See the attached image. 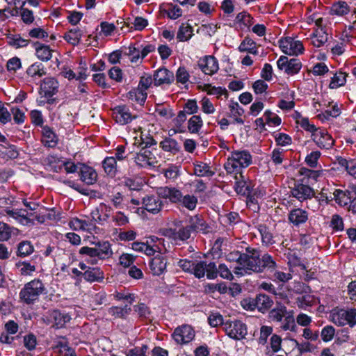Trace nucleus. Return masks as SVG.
Instances as JSON below:
<instances>
[{
    "mask_svg": "<svg viewBox=\"0 0 356 356\" xmlns=\"http://www.w3.org/2000/svg\"><path fill=\"white\" fill-rule=\"evenodd\" d=\"M259 257L260 254L256 249L247 248L246 253L243 254L240 266L236 267L234 273L239 276L250 274L252 272L261 273L259 266L261 259Z\"/></svg>",
    "mask_w": 356,
    "mask_h": 356,
    "instance_id": "1",
    "label": "nucleus"
},
{
    "mask_svg": "<svg viewBox=\"0 0 356 356\" xmlns=\"http://www.w3.org/2000/svg\"><path fill=\"white\" fill-rule=\"evenodd\" d=\"M252 163V156L248 151H234L231 153L227 162L225 163V169L227 173H239L242 168L249 166Z\"/></svg>",
    "mask_w": 356,
    "mask_h": 356,
    "instance_id": "2",
    "label": "nucleus"
},
{
    "mask_svg": "<svg viewBox=\"0 0 356 356\" xmlns=\"http://www.w3.org/2000/svg\"><path fill=\"white\" fill-rule=\"evenodd\" d=\"M45 286L40 279H34L26 283L19 292L20 300L27 304H33L45 291Z\"/></svg>",
    "mask_w": 356,
    "mask_h": 356,
    "instance_id": "3",
    "label": "nucleus"
},
{
    "mask_svg": "<svg viewBox=\"0 0 356 356\" xmlns=\"http://www.w3.org/2000/svg\"><path fill=\"white\" fill-rule=\"evenodd\" d=\"M356 309H334L330 314V320L338 326L349 325L353 327L356 324Z\"/></svg>",
    "mask_w": 356,
    "mask_h": 356,
    "instance_id": "4",
    "label": "nucleus"
},
{
    "mask_svg": "<svg viewBox=\"0 0 356 356\" xmlns=\"http://www.w3.org/2000/svg\"><path fill=\"white\" fill-rule=\"evenodd\" d=\"M223 330L230 338L235 340H241L245 338L248 334L247 326L241 321H227L223 324Z\"/></svg>",
    "mask_w": 356,
    "mask_h": 356,
    "instance_id": "5",
    "label": "nucleus"
},
{
    "mask_svg": "<svg viewBox=\"0 0 356 356\" xmlns=\"http://www.w3.org/2000/svg\"><path fill=\"white\" fill-rule=\"evenodd\" d=\"M71 319L72 318L69 314L56 309L49 311L44 318V321L47 325H51L52 327L56 328L64 327Z\"/></svg>",
    "mask_w": 356,
    "mask_h": 356,
    "instance_id": "6",
    "label": "nucleus"
},
{
    "mask_svg": "<svg viewBox=\"0 0 356 356\" xmlns=\"http://www.w3.org/2000/svg\"><path fill=\"white\" fill-rule=\"evenodd\" d=\"M280 47L282 51L288 55H298L304 50L302 43L292 38H285L280 41Z\"/></svg>",
    "mask_w": 356,
    "mask_h": 356,
    "instance_id": "7",
    "label": "nucleus"
},
{
    "mask_svg": "<svg viewBox=\"0 0 356 356\" xmlns=\"http://www.w3.org/2000/svg\"><path fill=\"white\" fill-rule=\"evenodd\" d=\"M195 337V331L193 327L188 325H182L177 327L172 337L178 344L187 343L192 341Z\"/></svg>",
    "mask_w": 356,
    "mask_h": 356,
    "instance_id": "8",
    "label": "nucleus"
},
{
    "mask_svg": "<svg viewBox=\"0 0 356 356\" xmlns=\"http://www.w3.org/2000/svg\"><path fill=\"white\" fill-rule=\"evenodd\" d=\"M279 69L284 70L288 74H297L301 69L302 64L297 58L289 60L286 56H282L277 62Z\"/></svg>",
    "mask_w": 356,
    "mask_h": 356,
    "instance_id": "9",
    "label": "nucleus"
},
{
    "mask_svg": "<svg viewBox=\"0 0 356 356\" xmlns=\"http://www.w3.org/2000/svg\"><path fill=\"white\" fill-rule=\"evenodd\" d=\"M312 136L314 143L321 149H330L334 145V140L325 129H319Z\"/></svg>",
    "mask_w": 356,
    "mask_h": 356,
    "instance_id": "10",
    "label": "nucleus"
},
{
    "mask_svg": "<svg viewBox=\"0 0 356 356\" xmlns=\"http://www.w3.org/2000/svg\"><path fill=\"white\" fill-rule=\"evenodd\" d=\"M142 204L144 209L152 214L159 213L163 207L162 200L153 195H145L142 200Z\"/></svg>",
    "mask_w": 356,
    "mask_h": 356,
    "instance_id": "11",
    "label": "nucleus"
},
{
    "mask_svg": "<svg viewBox=\"0 0 356 356\" xmlns=\"http://www.w3.org/2000/svg\"><path fill=\"white\" fill-rule=\"evenodd\" d=\"M135 162L141 167L153 165L157 163L155 154L150 149L143 147L142 149L137 153L135 157Z\"/></svg>",
    "mask_w": 356,
    "mask_h": 356,
    "instance_id": "12",
    "label": "nucleus"
},
{
    "mask_svg": "<svg viewBox=\"0 0 356 356\" xmlns=\"http://www.w3.org/2000/svg\"><path fill=\"white\" fill-rule=\"evenodd\" d=\"M291 193L293 197L300 202L311 199L315 194L312 188L303 183L296 184Z\"/></svg>",
    "mask_w": 356,
    "mask_h": 356,
    "instance_id": "13",
    "label": "nucleus"
},
{
    "mask_svg": "<svg viewBox=\"0 0 356 356\" xmlns=\"http://www.w3.org/2000/svg\"><path fill=\"white\" fill-rule=\"evenodd\" d=\"M158 194L163 198L168 199L172 203L178 204L183 196L182 193L174 187H161L158 189Z\"/></svg>",
    "mask_w": 356,
    "mask_h": 356,
    "instance_id": "14",
    "label": "nucleus"
},
{
    "mask_svg": "<svg viewBox=\"0 0 356 356\" xmlns=\"http://www.w3.org/2000/svg\"><path fill=\"white\" fill-rule=\"evenodd\" d=\"M198 66L202 71L208 75H212L218 70L217 60L212 56H205L198 62Z\"/></svg>",
    "mask_w": 356,
    "mask_h": 356,
    "instance_id": "15",
    "label": "nucleus"
},
{
    "mask_svg": "<svg viewBox=\"0 0 356 356\" xmlns=\"http://www.w3.org/2000/svg\"><path fill=\"white\" fill-rule=\"evenodd\" d=\"M113 117L118 123L125 124L130 122L134 118L129 109L125 106H119L113 111Z\"/></svg>",
    "mask_w": 356,
    "mask_h": 356,
    "instance_id": "16",
    "label": "nucleus"
},
{
    "mask_svg": "<svg viewBox=\"0 0 356 356\" xmlns=\"http://www.w3.org/2000/svg\"><path fill=\"white\" fill-rule=\"evenodd\" d=\"M290 346L293 348H297V353H293V351L287 353L288 356H301L302 353L312 352L314 346L308 341H303L298 343V341L293 339H289Z\"/></svg>",
    "mask_w": 356,
    "mask_h": 356,
    "instance_id": "17",
    "label": "nucleus"
},
{
    "mask_svg": "<svg viewBox=\"0 0 356 356\" xmlns=\"http://www.w3.org/2000/svg\"><path fill=\"white\" fill-rule=\"evenodd\" d=\"M34 45L36 57L43 62L49 60L53 57V54L56 52L54 49L47 44L35 42Z\"/></svg>",
    "mask_w": 356,
    "mask_h": 356,
    "instance_id": "18",
    "label": "nucleus"
},
{
    "mask_svg": "<svg viewBox=\"0 0 356 356\" xmlns=\"http://www.w3.org/2000/svg\"><path fill=\"white\" fill-rule=\"evenodd\" d=\"M235 191L238 194L248 196L251 191V184L248 183L242 172L235 174Z\"/></svg>",
    "mask_w": 356,
    "mask_h": 356,
    "instance_id": "19",
    "label": "nucleus"
},
{
    "mask_svg": "<svg viewBox=\"0 0 356 356\" xmlns=\"http://www.w3.org/2000/svg\"><path fill=\"white\" fill-rule=\"evenodd\" d=\"M173 80V73L165 68L159 69L154 74V82L156 86L169 84Z\"/></svg>",
    "mask_w": 356,
    "mask_h": 356,
    "instance_id": "20",
    "label": "nucleus"
},
{
    "mask_svg": "<svg viewBox=\"0 0 356 356\" xmlns=\"http://www.w3.org/2000/svg\"><path fill=\"white\" fill-rule=\"evenodd\" d=\"M167 259L165 256L157 255L150 262V269L154 275H161L166 269Z\"/></svg>",
    "mask_w": 356,
    "mask_h": 356,
    "instance_id": "21",
    "label": "nucleus"
},
{
    "mask_svg": "<svg viewBox=\"0 0 356 356\" xmlns=\"http://www.w3.org/2000/svg\"><path fill=\"white\" fill-rule=\"evenodd\" d=\"M96 257L99 259L104 260L112 257L113 251L111 245L108 241L98 242L95 245Z\"/></svg>",
    "mask_w": 356,
    "mask_h": 356,
    "instance_id": "22",
    "label": "nucleus"
},
{
    "mask_svg": "<svg viewBox=\"0 0 356 356\" xmlns=\"http://www.w3.org/2000/svg\"><path fill=\"white\" fill-rule=\"evenodd\" d=\"M299 174L302 176V178L300 179L301 183L309 186V184H313L317 181L321 172L318 170L301 168L299 170Z\"/></svg>",
    "mask_w": 356,
    "mask_h": 356,
    "instance_id": "23",
    "label": "nucleus"
},
{
    "mask_svg": "<svg viewBox=\"0 0 356 356\" xmlns=\"http://www.w3.org/2000/svg\"><path fill=\"white\" fill-rule=\"evenodd\" d=\"M58 83L51 77L46 78L41 84V90L46 97H51L58 91Z\"/></svg>",
    "mask_w": 356,
    "mask_h": 356,
    "instance_id": "24",
    "label": "nucleus"
},
{
    "mask_svg": "<svg viewBox=\"0 0 356 356\" xmlns=\"http://www.w3.org/2000/svg\"><path fill=\"white\" fill-rule=\"evenodd\" d=\"M307 219V212L301 209H293L289 214V220L296 226L305 223Z\"/></svg>",
    "mask_w": 356,
    "mask_h": 356,
    "instance_id": "25",
    "label": "nucleus"
},
{
    "mask_svg": "<svg viewBox=\"0 0 356 356\" xmlns=\"http://www.w3.org/2000/svg\"><path fill=\"white\" fill-rule=\"evenodd\" d=\"M80 179L88 185L93 184L97 179V174L92 168L83 165L80 170Z\"/></svg>",
    "mask_w": 356,
    "mask_h": 356,
    "instance_id": "26",
    "label": "nucleus"
},
{
    "mask_svg": "<svg viewBox=\"0 0 356 356\" xmlns=\"http://www.w3.org/2000/svg\"><path fill=\"white\" fill-rule=\"evenodd\" d=\"M83 277L90 282H101L104 278V273L99 268H88L83 272Z\"/></svg>",
    "mask_w": 356,
    "mask_h": 356,
    "instance_id": "27",
    "label": "nucleus"
},
{
    "mask_svg": "<svg viewBox=\"0 0 356 356\" xmlns=\"http://www.w3.org/2000/svg\"><path fill=\"white\" fill-rule=\"evenodd\" d=\"M42 142L48 147H54L58 143L56 135L49 127H44L42 129Z\"/></svg>",
    "mask_w": 356,
    "mask_h": 356,
    "instance_id": "28",
    "label": "nucleus"
},
{
    "mask_svg": "<svg viewBox=\"0 0 356 356\" xmlns=\"http://www.w3.org/2000/svg\"><path fill=\"white\" fill-rule=\"evenodd\" d=\"M4 212L10 218H13L15 220H19L21 222H25L26 223L29 222V217L33 216V213H29L26 210L24 209H6Z\"/></svg>",
    "mask_w": 356,
    "mask_h": 356,
    "instance_id": "29",
    "label": "nucleus"
},
{
    "mask_svg": "<svg viewBox=\"0 0 356 356\" xmlns=\"http://www.w3.org/2000/svg\"><path fill=\"white\" fill-rule=\"evenodd\" d=\"M334 199L341 207H345L351 202V193L349 191L336 189L333 192Z\"/></svg>",
    "mask_w": 356,
    "mask_h": 356,
    "instance_id": "30",
    "label": "nucleus"
},
{
    "mask_svg": "<svg viewBox=\"0 0 356 356\" xmlns=\"http://www.w3.org/2000/svg\"><path fill=\"white\" fill-rule=\"evenodd\" d=\"M312 43L316 47L323 46L327 42L329 38L328 33L324 30L323 28H317L312 35Z\"/></svg>",
    "mask_w": 356,
    "mask_h": 356,
    "instance_id": "31",
    "label": "nucleus"
},
{
    "mask_svg": "<svg viewBox=\"0 0 356 356\" xmlns=\"http://www.w3.org/2000/svg\"><path fill=\"white\" fill-rule=\"evenodd\" d=\"M189 227L191 229L196 232H207V225L202 216L195 215L191 216L189 219Z\"/></svg>",
    "mask_w": 356,
    "mask_h": 356,
    "instance_id": "32",
    "label": "nucleus"
},
{
    "mask_svg": "<svg viewBox=\"0 0 356 356\" xmlns=\"http://www.w3.org/2000/svg\"><path fill=\"white\" fill-rule=\"evenodd\" d=\"M160 147L163 150L176 154L181 149L179 144L173 138H166L160 143Z\"/></svg>",
    "mask_w": 356,
    "mask_h": 356,
    "instance_id": "33",
    "label": "nucleus"
},
{
    "mask_svg": "<svg viewBox=\"0 0 356 356\" xmlns=\"http://www.w3.org/2000/svg\"><path fill=\"white\" fill-rule=\"evenodd\" d=\"M131 312V308L129 305L124 307H111L108 309V314L114 318H126Z\"/></svg>",
    "mask_w": 356,
    "mask_h": 356,
    "instance_id": "34",
    "label": "nucleus"
},
{
    "mask_svg": "<svg viewBox=\"0 0 356 356\" xmlns=\"http://www.w3.org/2000/svg\"><path fill=\"white\" fill-rule=\"evenodd\" d=\"M104 172L111 177H114L118 171V163L114 157L107 156L102 162Z\"/></svg>",
    "mask_w": 356,
    "mask_h": 356,
    "instance_id": "35",
    "label": "nucleus"
},
{
    "mask_svg": "<svg viewBox=\"0 0 356 356\" xmlns=\"http://www.w3.org/2000/svg\"><path fill=\"white\" fill-rule=\"evenodd\" d=\"M255 302L258 310L263 313L270 309L273 304V301L266 294L257 295Z\"/></svg>",
    "mask_w": 356,
    "mask_h": 356,
    "instance_id": "36",
    "label": "nucleus"
},
{
    "mask_svg": "<svg viewBox=\"0 0 356 356\" xmlns=\"http://www.w3.org/2000/svg\"><path fill=\"white\" fill-rule=\"evenodd\" d=\"M230 117L234 118V122L243 124L244 120L241 118L244 109L237 102H232L229 104Z\"/></svg>",
    "mask_w": 356,
    "mask_h": 356,
    "instance_id": "37",
    "label": "nucleus"
},
{
    "mask_svg": "<svg viewBox=\"0 0 356 356\" xmlns=\"http://www.w3.org/2000/svg\"><path fill=\"white\" fill-rule=\"evenodd\" d=\"M350 11V7L349 5L343 1H339L332 4L330 13L332 15L339 16H343L348 14Z\"/></svg>",
    "mask_w": 356,
    "mask_h": 356,
    "instance_id": "38",
    "label": "nucleus"
},
{
    "mask_svg": "<svg viewBox=\"0 0 356 356\" xmlns=\"http://www.w3.org/2000/svg\"><path fill=\"white\" fill-rule=\"evenodd\" d=\"M26 74L29 76L33 79H39L43 76L46 72L44 66L40 63H34L26 70Z\"/></svg>",
    "mask_w": 356,
    "mask_h": 356,
    "instance_id": "39",
    "label": "nucleus"
},
{
    "mask_svg": "<svg viewBox=\"0 0 356 356\" xmlns=\"http://www.w3.org/2000/svg\"><path fill=\"white\" fill-rule=\"evenodd\" d=\"M287 310L285 306L277 305L268 314L270 321L281 322L286 316Z\"/></svg>",
    "mask_w": 356,
    "mask_h": 356,
    "instance_id": "40",
    "label": "nucleus"
},
{
    "mask_svg": "<svg viewBox=\"0 0 356 356\" xmlns=\"http://www.w3.org/2000/svg\"><path fill=\"white\" fill-rule=\"evenodd\" d=\"M238 50L241 52H248L254 55L258 54L256 43L248 37L245 38V39L241 42L238 47Z\"/></svg>",
    "mask_w": 356,
    "mask_h": 356,
    "instance_id": "41",
    "label": "nucleus"
},
{
    "mask_svg": "<svg viewBox=\"0 0 356 356\" xmlns=\"http://www.w3.org/2000/svg\"><path fill=\"white\" fill-rule=\"evenodd\" d=\"M332 75L333 76L331 77V81L329 85L330 88H337L345 85L347 76L346 73L340 71L334 74L332 73Z\"/></svg>",
    "mask_w": 356,
    "mask_h": 356,
    "instance_id": "42",
    "label": "nucleus"
},
{
    "mask_svg": "<svg viewBox=\"0 0 356 356\" xmlns=\"http://www.w3.org/2000/svg\"><path fill=\"white\" fill-rule=\"evenodd\" d=\"M193 31L191 26L182 24L179 28L177 38L181 42L187 41L192 37Z\"/></svg>",
    "mask_w": 356,
    "mask_h": 356,
    "instance_id": "43",
    "label": "nucleus"
},
{
    "mask_svg": "<svg viewBox=\"0 0 356 356\" xmlns=\"http://www.w3.org/2000/svg\"><path fill=\"white\" fill-rule=\"evenodd\" d=\"M194 173L198 177H211L214 175L210 167L207 163L202 162L195 164Z\"/></svg>",
    "mask_w": 356,
    "mask_h": 356,
    "instance_id": "44",
    "label": "nucleus"
},
{
    "mask_svg": "<svg viewBox=\"0 0 356 356\" xmlns=\"http://www.w3.org/2000/svg\"><path fill=\"white\" fill-rule=\"evenodd\" d=\"M203 125L200 115H193L188 121V129L192 134H197Z\"/></svg>",
    "mask_w": 356,
    "mask_h": 356,
    "instance_id": "45",
    "label": "nucleus"
},
{
    "mask_svg": "<svg viewBox=\"0 0 356 356\" xmlns=\"http://www.w3.org/2000/svg\"><path fill=\"white\" fill-rule=\"evenodd\" d=\"M263 243L266 245L274 243L273 234L269 231L268 228L264 225H260L258 227Z\"/></svg>",
    "mask_w": 356,
    "mask_h": 356,
    "instance_id": "46",
    "label": "nucleus"
},
{
    "mask_svg": "<svg viewBox=\"0 0 356 356\" xmlns=\"http://www.w3.org/2000/svg\"><path fill=\"white\" fill-rule=\"evenodd\" d=\"M181 200L179 204H181L184 207L190 211L195 209L197 204V198L195 195L187 194L183 195Z\"/></svg>",
    "mask_w": 356,
    "mask_h": 356,
    "instance_id": "47",
    "label": "nucleus"
},
{
    "mask_svg": "<svg viewBox=\"0 0 356 356\" xmlns=\"http://www.w3.org/2000/svg\"><path fill=\"white\" fill-rule=\"evenodd\" d=\"M316 302L314 296L305 294L297 298L296 302L300 308L305 309L307 307L312 306Z\"/></svg>",
    "mask_w": 356,
    "mask_h": 356,
    "instance_id": "48",
    "label": "nucleus"
},
{
    "mask_svg": "<svg viewBox=\"0 0 356 356\" xmlns=\"http://www.w3.org/2000/svg\"><path fill=\"white\" fill-rule=\"evenodd\" d=\"M33 246L29 241H24L19 243L17 254L19 257H26L33 253Z\"/></svg>",
    "mask_w": 356,
    "mask_h": 356,
    "instance_id": "49",
    "label": "nucleus"
},
{
    "mask_svg": "<svg viewBox=\"0 0 356 356\" xmlns=\"http://www.w3.org/2000/svg\"><path fill=\"white\" fill-rule=\"evenodd\" d=\"M14 228L0 221V242L8 241L12 236Z\"/></svg>",
    "mask_w": 356,
    "mask_h": 356,
    "instance_id": "50",
    "label": "nucleus"
},
{
    "mask_svg": "<svg viewBox=\"0 0 356 356\" xmlns=\"http://www.w3.org/2000/svg\"><path fill=\"white\" fill-rule=\"evenodd\" d=\"M260 259L259 266L261 267V272H263L266 268L271 270L275 268L276 263L268 254H264Z\"/></svg>",
    "mask_w": 356,
    "mask_h": 356,
    "instance_id": "51",
    "label": "nucleus"
},
{
    "mask_svg": "<svg viewBox=\"0 0 356 356\" xmlns=\"http://www.w3.org/2000/svg\"><path fill=\"white\" fill-rule=\"evenodd\" d=\"M81 38V31L76 29H72L70 31H68L67 33H65L64 38L65 40H67L69 43L76 45L79 44L80 40Z\"/></svg>",
    "mask_w": 356,
    "mask_h": 356,
    "instance_id": "52",
    "label": "nucleus"
},
{
    "mask_svg": "<svg viewBox=\"0 0 356 356\" xmlns=\"http://www.w3.org/2000/svg\"><path fill=\"white\" fill-rule=\"evenodd\" d=\"M204 90L210 95H216L217 98H220L222 95L227 97V91L225 88L221 87H215L209 84L204 85Z\"/></svg>",
    "mask_w": 356,
    "mask_h": 356,
    "instance_id": "53",
    "label": "nucleus"
},
{
    "mask_svg": "<svg viewBox=\"0 0 356 356\" xmlns=\"http://www.w3.org/2000/svg\"><path fill=\"white\" fill-rule=\"evenodd\" d=\"M124 54L130 57V60L132 63H137L141 60L140 49L134 46H129Z\"/></svg>",
    "mask_w": 356,
    "mask_h": 356,
    "instance_id": "54",
    "label": "nucleus"
},
{
    "mask_svg": "<svg viewBox=\"0 0 356 356\" xmlns=\"http://www.w3.org/2000/svg\"><path fill=\"white\" fill-rule=\"evenodd\" d=\"M335 334V329L332 325L324 327L321 332V337L324 342H328L333 339Z\"/></svg>",
    "mask_w": 356,
    "mask_h": 356,
    "instance_id": "55",
    "label": "nucleus"
},
{
    "mask_svg": "<svg viewBox=\"0 0 356 356\" xmlns=\"http://www.w3.org/2000/svg\"><path fill=\"white\" fill-rule=\"evenodd\" d=\"M134 309L139 318H148L149 317L150 311L144 303H138L134 306Z\"/></svg>",
    "mask_w": 356,
    "mask_h": 356,
    "instance_id": "56",
    "label": "nucleus"
},
{
    "mask_svg": "<svg viewBox=\"0 0 356 356\" xmlns=\"http://www.w3.org/2000/svg\"><path fill=\"white\" fill-rule=\"evenodd\" d=\"M16 266L19 268V270L22 275H29L35 270V267L27 262H18L16 264Z\"/></svg>",
    "mask_w": 356,
    "mask_h": 356,
    "instance_id": "57",
    "label": "nucleus"
},
{
    "mask_svg": "<svg viewBox=\"0 0 356 356\" xmlns=\"http://www.w3.org/2000/svg\"><path fill=\"white\" fill-rule=\"evenodd\" d=\"M129 94L130 98H131L133 99L134 97L135 100L140 104L144 103L147 98V93H146L145 90H143L138 88L136 90H134L129 92Z\"/></svg>",
    "mask_w": 356,
    "mask_h": 356,
    "instance_id": "58",
    "label": "nucleus"
},
{
    "mask_svg": "<svg viewBox=\"0 0 356 356\" xmlns=\"http://www.w3.org/2000/svg\"><path fill=\"white\" fill-rule=\"evenodd\" d=\"M79 254L81 255H86L90 257V262L92 264H97V259H96V252L95 248H90L88 246H84L80 248L79 251Z\"/></svg>",
    "mask_w": 356,
    "mask_h": 356,
    "instance_id": "59",
    "label": "nucleus"
},
{
    "mask_svg": "<svg viewBox=\"0 0 356 356\" xmlns=\"http://www.w3.org/2000/svg\"><path fill=\"white\" fill-rule=\"evenodd\" d=\"M330 227L336 232L342 231L344 228L343 218L338 214L332 216Z\"/></svg>",
    "mask_w": 356,
    "mask_h": 356,
    "instance_id": "60",
    "label": "nucleus"
},
{
    "mask_svg": "<svg viewBox=\"0 0 356 356\" xmlns=\"http://www.w3.org/2000/svg\"><path fill=\"white\" fill-rule=\"evenodd\" d=\"M206 262L197 261L194 264L191 273L197 278L203 277L205 275Z\"/></svg>",
    "mask_w": 356,
    "mask_h": 356,
    "instance_id": "61",
    "label": "nucleus"
},
{
    "mask_svg": "<svg viewBox=\"0 0 356 356\" xmlns=\"http://www.w3.org/2000/svg\"><path fill=\"white\" fill-rule=\"evenodd\" d=\"M168 16L170 19H176L182 15L181 9L177 6L172 4L168 5V8L165 10Z\"/></svg>",
    "mask_w": 356,
    "mask_h": 356,
    "instance_id": "62",
    "label": "nucleus"
},
{
    "mask_svg": "<svg viewBox=\"0 0 356 356\" xmlns=\"http://www.w3.org/2000/svg\"><path fill=\"white\" fill-rule=\"evenodd\" d=\"M281 328L285 331H296V325L294 318L291 315H286L284 318Z\"/></svg>",
    "mask_w": 356,
    "mask_h": 356,
    "instance_id": "63",
    "label": "nucleus"
},
{
    "mask_svg": "<svg viewBox=\"0 0 356 356\" xmlns=\"http://www.w3.org/2000/svg\"><path fill=\"white\" fill-rule=\"evenodd\" d=\"M208 321L209 325L213 327H218V325H222L223 327V324L225 323L223 321L222 316L219 313H213L210 314L208 318Z\"/></svg>",
    "mask_w": 356,
    "mask_h": 356,
    "instance_id": "64",
    "label": "nucleus"
}]
</instances>
